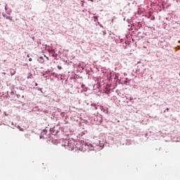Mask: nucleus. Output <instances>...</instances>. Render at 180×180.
Segmentation results:
<instances>
[{
  "label": "nucleus",
  "instance_id": "1a4fd4ad",
  "mask_svg": "<svg viewBox=\"0 0 180 180\" xmlns=\"http://www.w3.org/2000/svg\"><path fill=\"white\" fill-rule=\"evenodd\" d=\"M90 150H91V151H93V150H94V149H93V148H90Z\"/></svg>",
  "mask_w": 180,
  "mask_h": 180
},
{
  "label": "nucleus",
  "instance_id": "f8f14e48",
  "mask_svg": "<svg viewBox=\"0 0 180 180\" xmlns=\"http://www.w3.org/2000/svg\"><path fill=\"white\" fill-rule=\"evenodd\" d=\"M35 85H36V86H37V84H36Z\"/></svg>",
  "mask_w": 180,
  "mask_h": 180
},
{
  "label": "nucleus",
  "instance_id": "9d476101",
  "mask_svg": "<svg viewBox=\"0 0 180 180\" xmlns=\"http://www.w3.org/2000/svg\"><path fill=\"white\" fill-rule=\"evenodd\" d=\"M27 58H30V56L27 55Z\"/></svg>",
  "mask_w": 180,
  "mask_h": 180
},
{
  "label": "nucleus",
  "instance_id": "39448f33",
  "mask_svg": "<svg viewBox=\"0 0 180 180\" xmlns=\"http://www.w3.org/2000/svg\"><path fill=\"white\" fill-rule=\"evenodd\" d=\"M61 69H62L61 66L58 65V70H61Z\"/></svg>",
  "mask_w": 180,
  "mask_h": 180
},
{
  "label": "nucleus",
  "instance_id": "6e6552de",
  "mask_svg": "<svg viewBox=\"0 0 180 180\" xmlns=\"http://www.w3.org/2000/svg\"><path fill=\"white\" fill-rule=\"evenodd\" d=\"M177 49L180 50V46H177Z\"/></svg>",
  "mask_w": 180,
  "mask_h": 180
},
{
  "label": "nucleus",
  "instance_id": "f03ea898",
  "mask_svg": "<svg viewBox=\"0 0 180 180\" xmlns=\"http://www.w3.org/2000/svg\"><path fill=\"white\" fill-rule=\"evenodd\" d=\"M65 143H67L68 145H64L65 147L68 146L69 148H71V144L70 143V141L66 140L65 141Z\"/></svg>",
  "mask_w": 180,
  "mask_h": 180
},
{
  "label": "nucleus",
  "instance_id": "7ed1b4c3",
  "mask_svg": "<svg viewBox=\"0 0 180 180\" xmlns=\"http://www.w3.org/2000/svg\"><path fill=\"white\" fill-rule=\"evenodd\" d=\"M86 146H88L89 148H93V146L90 144H86Z\"/></svg>",
  "mask_w": 180,
  "mask_h": 180
},
{
  "label": "nucleus",
  "instance_id": "0eeeda50",
  "mask_svg": "<svg viewBox=\"0 0 180 180\" xmlns=\"http://www.w3.org/2000/svg\"><path fill=\"white\" fill-rule=\"evenodd\" d=\"M150 20H155V17H152V18H150Z\"/></svg>",
  "mask_w": 180,
  "mask_h": 180
},
{
  "label": "nucleus",
  "instance_id": "20e7f679",
  "mask_svg": "<svg viewBox=\"0 0 180 180\" xmlns=\"http://www.w3.org/2000/svg\"><path fill=\"white\" fill-rule=\"evenodd\" d=\"M46 133H47V130L44 129V130H43V134H46Z\"/></svg>",
  "mask_w": 180,
  "mask_h": 180
},
{
  "label": "nucleus",
  "instance_id": "4468645a",
  "mask_svg": "<svg viewBox=\"0 0 180 180\" xmlns=\"http://www.w3.org/2000/svg\"><path fill=\"white\" fill-rule=\"evenodd\" d=\"M179 43H180V40L179 41Z\"/></svg>",
  "mask_w": 180,
  "mask_h": 180
},
{
  "label": "nucleus",
  "instance_id": "9b49d317",
  "mask_svg": "<svg viewBox=\"0 0 180 180\" xmlns=\"http://www.w3.org/2000/svg\"><path fill=\"white\" fill-rule=\"evenodd\" d=\"M167 110H169V108H167Z\"/></svg>",
  "mask_w": 180,
  "mask_h": 180
},
{
  "label": "nucleus",
  "instance_id": "423d86ee",
  "mask_svg": "<svg viewBox=\"0 0 180 180\" xmlns=\"http://www.w3.org/2000/svg\"><path fill=\"white\" fill-rule=\"evenodd\" d=\"M29 61H30V62H32V58H29Z\"/></svg>",
  "mask_w": 180,
  "mask_h": 180
},
{
  "label": "nucleus",
  "instance_id": "ddd939ff",
  "mask_svg": "<svg viewBox=\"0 0 180 180\" xmlns=\"http://www.w3.org/2000/svg\"><path fill=\"white\" fill-rule=\"evenodd\" d=\"M90 1H93V0H90Z\"/></svg>",
  "mask_w": 180,
  "mask_h": 180
},
{
  "label": "nucleus",
  "instance_id": "f257e3e1",
  "mask_svg": "<svg viewBox=\"0 0 180 180\" xmlns=\"http://www.w3.org/2000/svg\"><path fill=\"white\" fill-rule=\"evenodd\" d=\"M51 135L56 136L58 134V131H56L54 128L51 129Z\"/></svg>",
  "mask_w": 180,
  "mask_h": 180
}]
</instances>
